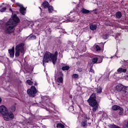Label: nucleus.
Here are the masks:
<instances>
[{
	"label": "nucleus",
	"mask_w": 128,
	"mask_h": 128,
	"mask_svg": "<svg viewBox=\"0 0 128 128\" xmlns=\"http://www.w3.org/2000/svg\"><path fill=\"white\" fill-rule=\"evenodd\" d=\"M20 22V18L16 16V14H14L13 16H12V18H10L9 21L6 23V26H8L6 30V32H13L14 30V26H16V24H18Z\"/></svg>",
	"instance_id": "nucleus-1"
},
{
	"label": "nucleus",
	"mask_w": 128,
	"mask_h": 128,
	"mask_svg": "<svg viewBox=\"0 0 128 128\" xmlns=\"http://www.w3.org/2000/svg\"><path fill=\"white\" fill-rule=\"evenodd\" d=\"M56 60H58V51L55 52L54 54L48 52H46L42 60L43 66H44L46 62H48L52 61L54 64H56Z\"/></svg>",
	"instance_id": "nucleus-2"
},
{
	"label": "nucleus",
	"mask_w": 128,
	"mask_h": 128,
	"mask_svg": "<svg viewBox=\"0 0 128 128\" xmlns=\"http://www.w3.org/2000/svg\"><path fill=\"white\" fill-rule=\"evenodd\" d=\"M90 106H92V110L94 112H96V110H98V103L96 101V94L93 93L90 96V98L87 100Z\"/></svg>",
	"instance_id": "nucleus-3"
},
{
	"label": "nucleus",
	"mask_w": 128,
	"mask_h": 128,
	"mask_svg": "<svg viewBox=\"0 0 128 128\" xmlns=\"http://www.w3.org/2000/svg\"><path fill=\"white\" fill-rule=\"evenodd\" d=\"M16 52L15 56L16 58H18L20 56V54H24V44L20 43L16 46L15 48Z\"/></svg>",
	"instance_id": "nucleus-4"
},
{
	"label": "nucleus",
	"mask_w": 128,
	"mask_h": 128,
	"mask_svg": "<svg viewBox=\"0 0 128 128\" xmlns=\"http://www.w3.org/2000/svg\"><path fill=\"white\" fill-rule=\"evenodd\" d=\"M116 90L117 92H123V94L125 96L128 94V87L124 86L119 84L116 86Z\"/></svg>",
	"instance_id": "nucleus-5"
},
{
	"label": "nucleus",
	"mask_w": 128,
	"mask_h": 128,
	"mask_svg": "<svg viewBox=\"0 0 128 128\" xmlns=\"http://www.w3.org/2000/svg\"><path fill=\"white\" fill-rule=\"evenodd\" d=\"M4 120L6 122H10L14 118V115L12 112H6L4 115L2 116Z\"/></svg>",
	"instance_id": "nucleus-6"
},
{
	"label": "nucleus",
	"mask_w": 128,
	"mask_h": 128,
	"mask_svg": "<svg viewBox=\"0 0 128 128\" xmlns=\"http://www.w3.org/2000/svg\"><path fill=\"white\" fill-rule=\"evenodd\" d=\"M27 93L30 98H34L36 94V88L34 86H32L30 88L27 90Z\"/></svg>",
	"instance_id": "nucleus-7"
},
{
	"label": "nucleus",
	"mask_w": 128,
	"mask_h": 128,
	"mask_svg": "<svg viewBox=\"0 0 128 128\" xmlns=\"http://www.w3.org/2000/svg\"><path fill=\"white\" fill-rule=\"evenodd\" d=\"M16 6H19L20 8V14H22L23 16H24V14H26V8L20 3H16Z\"/></svg>",
	"instance_id": "nucleus-8"
},
{
	"label": "nucleus",
	"mask_w": 128,
	"mask_h": 128,
	"mask_svg": "<svg viewBox=\"0 0 128 128\" xmlns=\"http://www.w3.org/2000/svg\"><path fill=\"white\" fill-rule=\"evenodd\" d=\"M8 112V108L4 106H0V112L2 115V116Z\"/></svg>",
	"instance_id": "nucleus-9"
},
{
	"label": "nucleus",
	"mask_w": 128,
	"mask_h": 128,
	"mask_svg": "<svg viewBox=\"0 0 128 128\" xmlns=\"http://www.w3.org/2000/svg\"><path fill=\"white\" fill-rule=\"evenodd\" d=\"M92 62L94 64H100V62H102V58L100 57H96L92 59Z\"/></svg>",
	"instance_id": "nucleus-10"
},
{
	"label": "nucleus",
	"mask_w": 128,
	"mask_h": 128,
	"mask_svg": "<svg viewBox=\"0 0 128 128\" xmlns=\"http://www.w3.org/2000/svg\"><path fill=\"white\" fill-rule=\"evenodd\" d=\"M9 52L10 58H14V47L13 46L12 49H9L8 50Z\"/></svg>",
	"instance_id": "nucleus-11"
},
{
	"label": "nucleus",
	"mask_w": 128,
	"mask_h": 128,
	"mask_svg": "<svg viewBox=\"0 0 128 128\" xmlns=\"http://www.w3.org/2000/svg\"><path fill=\"white\" fill-rule=\"evenodd\" d=\"M90 30H96L98 26L94 24H92L90 25Z\"/></svg>",
	"instance_id": "nucleus-12"
},
{
	"label": "nucleus",
	"mask_w": 128,
	"mask_h": 128,
	"mask_svg": "<svg viewBox=\"0 0 128 128\" xmlns=\"http://www.w3.org/2000/svg\"><path fill=\"white\" fill-rule=\"evenodd\" d=\"M117 72H119L120 74H122V72H126V69L122 68H119Z\"/></svg>",
	"instance_id": "nucleus-13"
},
{
	"label": "nucleus",
	"mask_w": 128,
	"mask_h": 128,
	"mask_svg": "<svg viewBox=\"0 0 128 128\" xmlns=\"http://www.w3.org/2000/svg\"><path fill=\"white\" fill-rule=\"evenodd\" d=\"M120 107L118 105H114L112 106V110H118Z\"/></svg>",
	"instance_id": "nucleus-14"
},
{
	"label": "nucleus",
	"mask_w": 128,
	"mask_h": 128,
	"mask_svg": "<svg viewBox=\"0 0 128 128\" xmlns=\"http://www.w3.org/2000/svg\"><path fill=\"white\" fill-rule=\"evenodd\" d=\"M49 4L48 2H44L42 3V6L44 7V8H48L49 6Z\"/></svg>",
	"instance_id": "nucleus-15"
},
{
	"label": "nucleus",
	"mask_w": 128,
	"mask_h": 128,
	"mask_svg": "<svg viewBox=\"0 0 128 128\" xmlns=\"http://www.w3.org/2000/svg\"><path fill=\"white\" fill-rule=\"evenodd\" d=\"M56 82H58V84H62V82H64V80L62 79V76L58 77L57 78Z\"/></svg>",
	"instance_id": "nucleus-16"
},
{
	"label": "nucleus",
	"mask_w": 128,
	"mask_h": 128,
	"mask_svg": "<svg viewBox=\"0 0 128 128\" xmlns=\"http://www.w3.org/2000/svg\"><path fill=\"white\" fill-rule=\"evenodd\" d=\"M16 106H12L10 108L9 110L10 112H16Z\"/></svg>",
	"instance_id": "nucleus-17"
},
{
	"label": "nucleus",
	"mask_w": 128,
	"mask_h": 128,
	"mask_svg": "<svg viewBox=\"0 0 128 128\" xmlns=\"http://www.w3.org/2000/svg\"><path fill=\"white\" fill-rule=\"evenodd\" d=\"M81 12L82 14H90V10L86 9H84V8H82V9H81Z\"/></svg>",
	"instance_id": "nucleus-18"
},
{
	"label": "nucleus",
	"mask_w": 128,
	"mask_h": 128,
	"mask_svg": "<svg viewBox=\"0 0 128 128\" xmlns=\"http://www.w3.org/2000/svg\"><path fill=\"white\" fill-rule=\"evenodd\" d=\"M116 16L117 18H122V12H116Z\"/></svg>",
	"instance_id": "nucleus-19"
},
{
	"label": "nucleus",
	"mask_w": 128,
	"mask_h": 128,
	"mask_svg": "<svg viewBox=\"0 0 128 128\" xmlns=\"http://www.w3.org/2000/svg\"><path fill=\"white\" fill-rule=\"evenodd\" d=\"M47 8H48L49 14H52L54 11V7L52 6H49Z\"/></svg>",
	"instance_id": "nucleus-20"
},
{
	"label": "nucleus",
	"mask_w": 128,
	"mask_h": 128,
	"mask_svg": "<svg viewBox=\"0 0 128 128\" xmlns=\"http://www.w3.org/2000/svg\"><path fill=\"white\" fill-rule=\"evenodd\" d=\"M81 126L83 128H86V126H88V122H86V121H82L81 122Z\"/></svg>",
	"instance_id": "nucleus-21"
},
{
	"label": "nucleus",
	"mask_w": 128,
	"mask_h": 128,
	"mask_svg": "<svg viewBox=\"0 0 128 128\" xmlns=\"http://www.w3.org/2000/svg\"><path fill=\"white\" fill-rule=\"evenodd\" d=\"M56 128H64V125L62 123H59L56 124Z\"/></svg>",
	"instance_id": "nucleus-22"
},
{
	"label": "nucleus",
	"mask_w": 128,
	"mask_h": 128,
	"mask_svg": "<svg viewBox=\"0 0 128 128\" xmlns=\"http://www.w3.org/2000/svg\"><path fill=\"white\" fill-rule=\"evenodd\" d=\"M119 110H120V112H118V114L120 116H122V114H124V108L120 107Z\"/></svg>",
	"instance_id": "nucleus-23"
},
{
	"label": "nucleus",
	"mask_w": 128,
	"mask_h": 128,
	"mask_svg": "<svg viewBox=\"0 0 128 128\" xmlns=\"http://www.w3.org/2000/svg\"><path fill=\"white\" fill-rule=\"evenodd\" d=\"M62 70H70V67L68 66H63L62 68Z\"/></svg>",
	"instance_id": "nucleus-24"
},
{
	"label": "nucleus",
	"mask_w": 128,
	"mask_h": 128,
	"mask_svg": "<svg viewBox=\"0 0 128 128\" xmlns=\"http://www.w3.org/2000/svg\"><path fill=\"white\" fill-rule=\"evenodd\" d=\"M26 83L28 84L30 86H32V84H34V82H32V80H26Z\"/></svg>",
	"instance_id": "nucleus-25"
},
{
	"label": "nucleus",
	"mask_w": 128,
	"mask_h": 128,
	"mask_svg": "<svg viewBox=\"0 0 128 128\" xmlns=\"http://www.w3.org/2000/svg\"><path fill=\"white\" fill-rule=\"evenodd\" d=\"M102 92V88H97L96 92L98 94H100Z\"/></svg>",
	"instance_id": "nucleus-26"
},
{
	"label": "nucleus",
	"mask_w": 128,
	"mask_h": 128,
	"mask_svg": "<svg viewBox=\"0 0 128 128\" xmlns=\"http://www.w3.org/2000/svg\"><path fill=\"white\" fill-rule=\"evenodd\" d=\"M110 128H120V126H116V125H114V124H113V125H110Z\"/></svg>",
	"instance_id": "nucleus-27"
},
{
	"label": "nucleus",
	"mask_w": 128,
	"mask_h": 128,
	"mask_svg": "<svg viewBox=\"0 0 128 128\" xmlns=\"http://www.w3.org/2000/svg\"><path fill=\"white\" fill-rule=\"evenodd\" d=\"M102 38L104 40H106V38H108V34H105L103 35Z\"/></svg>",
	"instance_id": "nucleus-28"
},
{
	"label": "nucleus",
	"mask_w": 128,
	"mask_h": 128,
	"mask_svg": "<svg viewBox=\"0 0 128 128\" xmlns=\"http://www.w3.org/2000/svg\"><path fill=\"white\" fill-rule=\"evenodd\" d=\"M6 10V8L4 7V8H1V10H0V12H5Z\"/></svg>",
	"instance_id": "nucleus-29"
},
{
	"label": "nucleus",
	"mask_w": 128,
	"mask_h": 128,
	"mask_svg": "<svg viewBox=\"0 0 128 128\" xmlns=\"http://www.w3.org/2000/svg\"><path fill=\"white\" fill-rule=\"evenodd\" d=\"M29 38L30 40H36V36L34 35L31 36Z\"/></svg>",
	"instance_id": "nucleus-30"
},
{
	"label": "nucleus",
	"mask_w": 128,
	"mask_h": 128,
	"mask_svg": "<svg viewBox=\"0 0 128 128\" xmlns=\"http://www.w3.org/2000/svg\"><path fill=\"white\" fill-rule=\"evenodd\" d=\"M96 52H98V50H100V46H98V45H96Z\"/></svg>",
	"instance_id": "nucleus-31"
},
{
	"label": "nucleus",
	"mask_w": 128,
	"mask_h": 128,
	"mask_svg": "<svg viewBox=\"0 0 128 128\" xmlns=\"http://www.w3.org/2000/svg\"><path fill=\"white\" fill-rule=\"evenodd\" d=\"M72 78H78V75L77 74H74L72 76Z\"/></svg>",
	"instance_id": "nucleus-32"
},
{
	"label": "nucleus",
	"mask_w": 128,
	"mask_h": 128,
	"mask_svg": "<svg viewBox=\"0 0 128 128\" xmlns=\"http://www.w3.org/2000/svg\"><path fill=\"white\" fill-rule=\"evenodd\" d=\"M90 72H94V70H92V68H90Z\"/></svg>",
	"instance_id": "nucleus-33"
},
{
	"label": "nucleus",
	"mask_w": 128,
	"mask_h": 128,
	"mask_svg": "<svg viewBox=\"0 0 128 128\" xmlns=\"http://www.w3.org/2000/svg\"><path fill=\"white\" fill-rule=\"evenodd\" d=\"M13 2H14V0H11Z\"/></svg>",
	"instance_id": "nucleus-34"
},
{
	"label": "nucleus",
	"mask_w": 128,
	"mask_h": 128,
	"mask_svg": "<svg viewBox=\"0 0 128 128\" xmlns=\"http://www.w3.org/2000/svg\"><path fill=\"white\" fill-rule=\"evenodd\" d=\"M39 8L42 10V8H40V7H39Z\"/></svg>",
	"instance_id": "nucleus-35"
},
{
	"label": "nucleus",
	"mask_w": 128,
	"mask_h": 128,
	"mask_svg": "<svg viewBox=\"0 0 128 128\" xmlns=\"http://www.w3.org/2000/svg\"><path fill=\"white\" fill-rule=\"evenodd\" d=\"M54 22H56V20H54Z\"/></svg>",
	"instance_id": "nucleus-36"
},
{
	"label": "nucleus",
	"mask_w": 128,
	"mask_h": 128,
	"mask_svg": "<svg viewBox=\"0 0 128 128\" xmlns=\"http://www.w3.org/2000/svg\"><path fill=\"white\" fill-rule=\"evenodd\" d=\"M35 86H36V83H35Z\"/></svg>",
	"instance_id": "nucleus-37"
},
{
	"label": "nucleus",
	"mask_w": 128,
	"mask_h": 128,
	"mask_svg": "<svg viewBox=\"0 0 128 128\" xmlns=\"http://www.w3.org/2000/svg\"><path fill=\"white\" fill-rule=\"evenodd\" d=\"M58 86H60V84H58Z\"/></svg>",
	"instance_id": "nucleus-38"
},
{
	"label": "nucleus",
	"mask_w": 128,
	"mask_h": 128,
	"mask_svg": "<svg viewBox=\"0 0 128 128\" xmlns=\"http://www.w3.org/2000/svg\"><path fill=\"white\" fill-rule=\"evenodd\" d=\"M70 42H68V44H70Z\"/></svg>",
	"instance_id": "nucleus-39"
},
{
	"label": "nucleus",
	"mask_w": 128,
	"mask_h": 128,
	"mask_svg": "<svg viewBox=\"0 0 128 128\" xmlns=\"http://www.w3.org/2000/svg\"><path fill=\"white\" fill-rule=\"evenodd\" d=\"M116 40L117 38H116Z\"/></svg>",
	"instance_id": "nucleus-40"
},
{
	"label": "nucleus",
	"mask_w": 128,
	"mask_h": 128,
	"mask_svg": "<svg viewBox=\"0 0 128 128\" xmlns=\"http://www.w3.org/2000/svg\"><path fill=\"white\" fill-rule=\"evenodd\" d=\"M89 124H90V123H89Z\"/></svg>",
	"instance_id": "nucleus-41"
},
{
	"label": "nucleus",
	"mask_w": 128,
	"mask_h": 128,
	"mask_svg": "<svg viewBox=\"0 0 128 128\" xmlns=\"http://www.w3.org/2000/svg\"><path fill=\"white\" fill-rule=\"evenodd\" d=\"M89 124H90V123H89Z\"/></svg>",
	"instance_id": "nucleus-42"
}]
</instances>
